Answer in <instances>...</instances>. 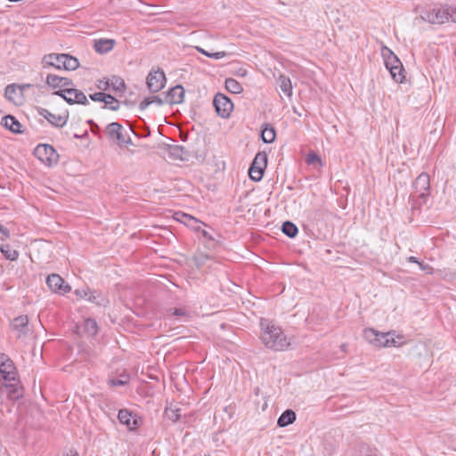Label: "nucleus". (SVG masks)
Returning <instances> with one entry per match:
<instances>
[{
	"label": "nucleus",
	"mask_w": 456,
	"mask_h": 456,
	"mask_svg": "<svg viewBox=\"0 0 456 456\" xmlns=\"http://www.w3.org/2000/svg\"><path fill=\"white\" fill-rule=\"evenodd\" d=\"M261 340L267 347L274 351H284L291 344V338H289L281 327L267 322H261Z\"/></svg>",
	"instance_id": "1"
},
{
	"label": "nucleus",
	"mask_w": 456,
	"mask_h": 456,
	"mask_svg": "<svg viewBox=\"0 0 456 456\" xmlns=\"http://www.w3.org/2000/svg\"><path fill=\"white\" fill-rule=\"evenodd\" d=\"M363 337L370 344L377 347H399L404 344L403 337L395 336V331L379 332L369 328L364 330Z\"/></svg>",
	"instance_id": "2"
},
{
	"label": "nucleus",
	"mask_w": 456,
	"mask_h": 456,
	"mask_svg": "<svg viewBox=\"0 0 456 456\" xmlns=\"http://www.w3.org/2000/svg\"><path fill=\"white\" fill-rule=\"evenodd\" d=\"M455 13V8L449 5L434 6L421 12V19L432 24H444L450 21Z\"/></svg>",
	"instance_id": "3"
},
{
	"label": "nucleus",
	"mask_w": 456,
	"mask_h": 456,
	"mask_svg": "<svg viewBox=\"0 0 456 456\" xmlns=\"http://www.w3.org/2000/svg\"><path fill=\"white\" fill-rule=\"evenodd\" d=\"M106 134L110 140L114 141L119 145H129L133 143L128 132L124 130L119 123L112 122L109 124L106 127Z\"/></svg>",
	"instance_id": "4"
},
{
	"label": "nucleus",
	"mask_w": 456,
	"mask_h": 456,
	"mask_svg": "<svg viewBox=\"0 0 456 456\" xmlns=\"http://www.w3.org/2000/svg\"><path fill=\"white\" fill-rule=\"evenodd\" d=\"M267 166V155L265 151L258 152L248 169L249 177L255 181L262 180L265 169Z\"/></svg>",
	"instance_id": "5"
},
{
	"label": "nucleus",
	"mask_w": 456,
	"mask_h": 456,
	"mask_svg": "<svg viewBox=\"0 0 456 456\" xmlns=\"http://www.w3.org/2000/svg\"><path fill=\"white\" fill-rule=\"evenodd\" d=\"M34 155L45 165L53 166L58 162L59 155L49 144H39L34 150Z\"/></svg>",
	"instance_id": "6"
},
{
	"label": "nucleus",
	"mask_w": 456,
	"mask_h": 456,
	"mask_svg": "<svg viewBox=\"0 0 456 456\" xmlns=\"http://www.w3.org/2000/svg\"><path fill=\"white\" fill-rule=\"evenodd\" d=\"M53 94H56L58 96H61L69 104H83L86 105L88 104V100L86 94L78 90L72 88L69 86L68 89L61 90V91H55Z\"/></svg>",
	"instance_id": "7"
},
{
	"label": "nucleus",
	"mask_w": 456,
	"mask_h": 456,
	"mask_svg": "<svg viewBox=\"0 0 456 456\" xmlns=\"http://www.w3.org/2000/svg\"><path fill=\"white\" fill-rule=\"evenodd\" d=\"M0 374L5 381H15L17 370L12 360L5 354L0 353Z\"/></svg>",
	"instance_id": "8"
},
{
	"label": "nucleus",
	"mask_w": 456,
	"mask_h": 456,
	"mask_svg": "<svg viewBox=\"0 0 456 456\" xmlns=\"http://www.w3.org/2000/svg\"><path fill=\"white\" fill-rule=\"evenodd\" d=\"M213 104L216 111L222 118H228L233 109L232 101L223 94H216Z\"/></svg>",
	"instance_id": "9"
},
{
	"label": "nucleus",
	"mask_w": 456,
	"mask_h": 456,
	"mask_svg": "<svg viewBox=\"0 0 456 456\" xmlns=\"http://www.w3.org/2000/svg\"><path fill=\"white\" fill-rule=\"evenodd\" d=\"M430 185L429 175L426 173H421L413 183L414 191L412 197H419L425 200L426 196L428 194Z\"/></svg>",
	"instance_id": "10"
},
{
	"label": "nucleus",
	"mask_w": 456,
	"mask_h": 456,
	"mask_svg": "<svg viewBox=\"0 0 456 456\" xmlns=\"http://www.w3.org/2000/svg\"><path fill=\"white\" fill-rule=\"evenodd\" d=\"M166 83L164 71L160 69L152 70L147 77V86L151 93H157L161 90Z\"/></svg>",
	"instance_id": "11"
},
{
	"label": "nucleus",
	"mask_w": 456,
	"mask_h": 456,
	"mask_svg": "<svg viewBox=\"0 0 456 456\" xmlns=\"http://www.w3.org/2000/svg\"><path fill=\"white\" fill-rule=\"evenodd\" d=\"M46 283L50 289L55 293L64 295L71 290L69 284H66L64 280L56 273L50 274L46 279Z\"/></svg>",
	"instance_id": "12"
},
{
	"label": "nucleus",
	"mask_w": 456,
	"mask_h": 456,
	"mask_svg": "<svg viewBox=\"0 0 456 456\" xmlns=\"http://www.w3.org/2000/svg\"><path fill=\"white\" fill-rule=\"evenodd\" d=\"M46 85L52 89H57V91H61L68 89L69 86H73V82L71 79L68 77H60L54 74L47 75L45 78Z\"/></svg>",
	"instance_id": "13"
},
{
	"label": "nucleus",
	"mask_w": 456,
	"mask_h": 456,
	"mask_svg": "<svg viewBox=\"0 0 456 456\" xmlns=\"http://www.w3.org/2000/svg\"><path fill=\"white\" fill-rule=\"evenodd\" d=\"M37 112L41 117L45 118L51 125L56 127H62L63 126H65L69 118L68 113L62 115H55L44 108H38Z\"/></svg>",
	"instance_id": "14"
},
{
	"label": "nucleus",
	"mask_w": 456,
	"mask_h": 456,
	"mask_svg": "<svg viewBox=\"0 0 456 456\" xmlns=\"http://www.w3.org/2000/svg\"><path fill=\"white\" fill-rule=\"evenodd\" d=\"M63 59H66L64 53H49L42 58L41 64L44 69L53 67L61 69Z\"/></svg>",
	"instance_id": "15"
},
{
	"label": "nucleus",
	"mask_w": 456,
	"mask_h": 456,
	"mask_svg": "<svg viewBox=\"0 0 456 456\" xmlns=\"http://www.w3.org/2000/svg\"><path fill=\"white\" fill-rule=\"evenodd\" d=\"M184 98V89L182 86H175L171 88L166 96L165 102L169 104H179Z\"/></svg>",
	"instance_id": "16"
},
{
	"label": "nucleus",
	"mask_w": 456,
	"mask_h": 456,
	"mask_svg": "<svg viewBox=\"0 0 456 456\" xmlns=\"http://www.w3.org/2000/svg\"><path fill=\"white\" fill-rule=\"evenodd\" d=\"M28 319L26 315L18 316L12 321V327L15 331H17L18 338H20L21 337H24L28 334Z\"/></svg>",
	"instance_id": "17"
},
{
	"label": "nucleus",
	"mask_w": 456,
	"mask_h": 456,
	"mask_svg": "<svg viewBox=\"0 0 456 456\" xmlns=\"http://www.w3.org/2000/svg\"><path fill=\"white\" fill-rule=\"evenodd\" d=\"M381 55L387 69H393V67L398 66L402 63L393 51L385 45L381 48Z\"/></svg>",
	"instance_id": "18"
},
{
	"label": "nucleus",
	"mask_w": 456,
	"mask_h": 456,
	"mask_svg": "<svg viewBox=\"0 0 456 456\" xmlns=\"http://www.w3.org/2000/svg\"><path fill=\"white\" fill-rule=\"evenodd\" d=\"M115 43L114 39L101 38L94 40V48L97 53L103 54L110 52L113 49Z\"/></svg>",
	"instance_id": "19"
},
{
	"label": "nucleus",
	"mask_w": 456,
	"mask_h": 456,
	"mask_svg": "<svg viewBox=\"0 0 456 456\" xmlns=\"http://www.w3.org/2000/svg\"><path fill=\"white\" fill-rule=\"evenodd\" d=\"M5 97L12 102L16 104L21 102L22 94H20V89L17 85H9L5 87L4 91Z\"/></svg>",
	"instance_id": "20"
},
{
	"label": "nucleus",
	"mask_w": 456,
	"mask_h": 456,
	"mask_svg": "<svg viewBox=\"0 0 456 456\" xmlns=\"http://www.w3.org/2000/svg\"><path fill=\"white\" fill-rule=\"evenodd\" d=\"M193 261L198 268H212V264L215 263L213 258L209 255L202 252H198L193 256Z\"/></svg>",
	"instance_id": "21"
},
{
	"label": "nucleus",
	"mask_w": 456,
	"mask_h": 456,
	"mask_svg": "<svg viewBox=\"0 0 456 456\" xmlns=\"http://www.w3.org/2000/svg\"><path fill=\"white\" fill-rule=\"evenodd\" d=\"M118 419L121 424L126 425L129 429L134 428L137 424L136 419H133L132 413L126 409L118 411Z\"/></svg>",
	"instance_id": "22"
},
{
	"label": "nucleus",
	"mask_w": 456,
	"mask_h": 456,
	"mask_svg": "<svg viewBox=\"0 0 456 456\" xmlns=\"http://www.w3.org/2000/svg\"><path fill=\"white\" fill-rule=\"evenodd\" d=\"M1 124L13 133H21L20 123L12 116H5L2 118Z\"/></svg>",
	"instance_id": "23"
},
{
	"label": "nucleus",
	"mask_w": 456,
	"mask_h": 456,
	"mask_svg": "<svg viewBox=\"0 0 456 456\" xmlns=\"http://www.w3.org/2000/svg\"><path fill=\"white\" fill-rule=\"evenodd\" d=\"M278 85L281 90L289 97L292 95V84L290 78L285 75L280 74L278 78Z\"/></svg>",
	"instance_id": "24"
},
{
	"label": "nucleus",
	"mask_w": 456,
	"mask_h": 456,
	"mask_svg": "<svg viewBox=\"0 0 456 456\" xmlns=\"http://www.w3.org/2000/svg\"><path fill=\"white\" fill-rule=\"evenodd\" d=\"M296 420V413L292 410H286L279 417L277 424L279 427H286Z\"/></svg>",
	"instance_id": "25"
},
{
	"label": "nucleus",
	"mask_w": 456,
	"mask_h": 456,
	"mask_svg": "<svg viewBox=\"0 0 456 456\" xmlns=\"http://www.w3.org/2000/svg\"><path fill=\"white\" fill-rule=\"evenodd\" d=\"M276 133L273 126L266 124L261 132V139L265 143H271L275 140Z\"/></svg>",
	"instance_id": "26"
},
{
	"label": "nucleus",
	"mask_w": 456,
	"mask_h": 456,
	"mask_svg": "<svg viewBox=\"0 0 456 456\" xmlns=\"http://www.w3.org/2000/svg\"><path fill=\"white\" fill-rule=\"evenodd\" d=\"M126 84L124 80L118 77H112L110 78V90L115 93H120L125 91Z\"/></svg>",
	"instance_id": "27"
},
{
	"label": "nucleus",
	"mask_w": 456,
	"mask_h": 456,
	"mask_svg": "<svg viewBox=\"0 0 456 456\" xmlns=\"http://www.w3.org/2000/svg\"><path fill=\"white\" fill-rule=\"evenodd\" d=\"M64 57L62 61V69L66 70H75L78 68L79 63L77 58L72 57L71 55L64 53Z\"/></svg>",
	"instance_id": "28"
},
{
	"label": "nucleus",
	"mask_w": 456,
	"mask_h": 456,
	"mask_svg": "<svg viewBox=\"0 0 456 456\" xmlns=\"http://www.w3.org/2000/svg\"><path fill=\"white\" fill-rule=\"evenodd\" d=\"M87 300L92 303H94L98 305L105 306L108 304V300L104 296H102L101 293H98L96 291H92L90 289H89Z\"/></svg>",
	"instance_id": "29"
},
{
	"label": "nucleus",
	"mask_w": 456,
	"mask_h": 456,
	"mask_svg": "<svg viewBox=\"0 0 456 456\" xmlns=\"http://www.w3.org/2000/svg\"><path fill=\"white\" fill-rule=\"evenodd\" d=\"M388 70L391 74V77L395 82L402 83L404 80V69L402 63L398 66L393 67V69H390Z\"/></svg>",
	"instance_id": "30"
},
{
	"label": "nucleus",
	"mask_w": 456,
	"mask_h": 456,
	"mask_svg": "<svg viewBox=\"0 0 456 456\" xmlns=\"http://www.w3.org/2000/svg\"><path fill=\"white\" fill-rule=\"evenodd\" d=\"M0 251L3 253L6 259L11 261L16 260L19 256V252L15 249H12L9 244L1 245Z\"/></svg>",
	"instance_id": "31"
},
{
	"label": "nucleus",
	"mask_w": 456,
	"mask_h": 456,
	"mask_svg": "<svg viewBox=\"0 0 456 456\" xmlns=\"http://www.w3.org/2000/svg\"><path fill=\"white\" fill-rule=\"evenodd\" d=\"M225 88L232 94H240L243 91L242 86L233 78H226Z\"/></svg>",
	"instance_id": "32"
},
{
	"label": "nucleus",
	"mask_w": 456,
	"mask_h": 456,
	"mask_svg": "<svg viewBox=\"0 0 456 456\" xmlns=\"http://www.w3.org/2000/svg\"><path fill=\"white\" fill-rule=\"evenodd\" d=\"M281 231L289 238H294L298 232L297 227L291 222L286 221L282 224Z\"/></svg>",
	"instance_id": "33"
},
{
	"label": "nucleus",
	"mask_w": 456,
	"mask_h": 456,
	"mask_svg": "<svg viewBox=\"0 0 456 456\" xmlns=\"http://www.w3.org/2000/svg\"><path fill=\"white\" fill-rule=\"evenodd\" d=\"M195 49L199 53H202L203 55L208 56L212 59H216V60L222 59L227 55V53L224 52V51L216 52V53H210V52L206 51L205 49H203L200 46H195Z\"/></svg>",
	"instance_id": "34"
},
{
	"label": "nucleus",
	"mask_w": 456,
	"mask_h": 456,
	"mask_svg": "<svg viewBox=\"0 0 456 456\" xmlns=\"http://www.w3.org/2000/svg\"><path fill=\"white\" fill-rule=\"evenodd\" d=\"M165 415H166V417H167L168 419H170V420H172V421L175 422V421H177V420L179 419V418H180V416H181V414H180V409H178V408H173V407H171V406L167 407V408L165 409Z\"/></svg>",
	"instance_id": "35"
},
{
	"label": "nucleus",
	"mask_w": 456,
	"mask_h": 456,
	"mask_svg": "<svg viewBox=\"0 0 456 456\" xmlns=\"http://www.w3.org/2000/svg\"><path fill=\"white\" fill-rule=\"evenodd\" d=\"M165 101H163L161 98H159V96H152V97H149V98H145L141 103H140V109L142 110H145L149 105H151V103L155 102L159 105H162L164 103Z\"/></svg>",
	"instance_id": "36"
},
{
	"label": "nucleus",
	"mask_w": 456,
	"mask_h": 456,
	"mask_svg": "<svg viewBox=\"0 0 456 456\" xmlns=\"http://www.w3.org/2000/svg\"><path fill=\"white\" fill-rule=\"evenodd\" d=\"M105 107H108L111 110H118L119 109V102L110 94H106Z\"/></svg>",
	"instance_id": "37"
},
{
	"label": "nucleus",
	"mask_w": 456,
	"mask_h": 456,
	"mask_svg": "<svg viewBox=\"0 0 456 456\" xmlns=\"http://www.w3.org/2000/svg\"><path fill=\"white\" fill-rule=\"evenodd\" d=\"M169 152L172 156H174L177 159H183V155L185 153L184 148L180 145H173L169 147Z\"/></svg>",
	"instance_id": "38"
},
{
	"label": "nucleus",
	"mask_w": 456,
	"mask_h": 456,
	"mask_svg": "<svg viewBox=\"0 0 456 456\" xmlns=\"http://www.w3.org/2000/svg\"><path fill=\"white\" fill-rule=\"evenodd\" d=\"M85 330L86 331L91 335L94 336L97 333V323L93 319H86L85 321Z\"/></svg>",
	"instance_id": "39"
},
{
	"label": "nucleus",
	"mask_w": 456,
	"mask_h": 456,
	"mask_svg": "<svg viewBox=\"0 0 456 456\" xmlns=\"http://www.w3.org/2000/svg\"><path fill=\"white\" fill-rule=\"evenodd\" d=\"M129 381V377L126 374L120 375L118 379H109L108 383L111 387L124 386Z\"/></svg>",
	"instance_id": "40"
},
{
	"label": "nucleus",
	"mask_w": 456,
	"mask_h": 456,
	"mask_svg": "<svg viewBox=\"0 0 456 456\" xmlns=\"http://www.w3.org/2000/svg\"><path fill=\"white\" fill-rule=\"evenodd\" d=\"M4 387L9 388V393L10 394H12H12H16L17 397H19L20 395V394L18 391L17 387L14 384L4 385V386L0 387V400H2V396H3V394H4Z\"/></svg>",
	"instance_id": "41"
},
{
	"label": "nucleus",
	"mask_w": 456,
	"mask_h": 456,
	"mask_svg": "<svg viewBox=\"0 0 456 456\" xmlns=\"http://www.w3.org/2000/svg\"><path fill=\"white\" fill-rule=\"evenodd\" d=\"M90 99L94 102H102L105 101L106 94L103 92L95 93L89 95Z\"/></svg>",
	"instance_id": "42"
},
{
	"label": "nucleus",
	"mask_w": 456,
	"mask_h": 456,
	"mask_svg": "<svg viewBox=\"0 0 456 456\" xmlns=\"http://www.w3.org/2000/svg\"><path fill=\"white\" fill-rule=\"evenodd\" d=\"M96 86L102 91L110 90V79L99 80L96 84Z\"/></svg>",
	"instance_id": "43"
},
{
	"label": "nucleus",
	"mask_w": 456,
	"mask_h": 456,
	"mask_svg": "<svg viewBox=\"0 0 456 456\" xmlns=\"http://www.w3.org/2000/svg\"><path fill=\"white\" fill-rule=\"evenodd\" d=\"M306 162L307 164L311 165V164H314L315 162H318L320 164H322V160L321 159L319 158V156L314 153V152H312L310 154L307 155L306 157Z\"/></svg>",
	"instance_id": "44"
},
{
	"label": "nucleus",
	"mask_w": 456,
	"mask_h": 456,
	"mask_svg": "<svg viewBox=\"0 0 456 456\" xmlns=\"http://www.w3.org/2000/svg\"><path fill=\"white\" fill-rule=\"evenodd\" d=\"M180 216L182 218L180 219L177 217L176 219L179 220L180 222L185 224L186 225H189L191 224V222H197V220L190 215L181 214Z\"/></svg>",
	"instance_id": "45"
},
{
	"label": "nucleus",
	"mask_w": 456,
	"mask_h": 456,
	"mask_svg": "<svg viewBox=\"0 0 456 456\" xmlns=\"http://www.w3.org/2000/svg\"><path fill=\"white\" fill-rule=\"evenodd\" d=\"M75 294L81 297L87 299L88 294H89V289H76Z\"/></svg>",
	"instance_id": "46"
},
{
	"label": "nucleus",
	"mask_w": 456,
	"mask_h": 456,
	"mask_svg": "<svg viewBox=\"0 0 456 456\" xmlns=\"http://www.w3.org/2000/svg\"><path fill=\"white\" fill-rule=\"evenodd\" d=\"M419 266L420 270H422L426 273L431 274L433 273V267H431L428 264H424V263L419 262Z\"/></svg>",
	"instance_id": "47"
},
{
	"label": "nucleus",
	"mask_w": 456,
	"mask_h": 456,
	"mask_svg": "<svg viewBox=\"0 0 456 456\" xmlns=\"http://www.w3.org/2000/svg\"><path fill=\"white\" fill-rule=\"evenodd\" d=\"M0 232L3 235L2 240H6L10 238V232L7 228L4 227L2 224H0Z\"/></svg>",
	"instance_id": "48"
},
{
	"label": "nucleus",
	"mask_w": 456,
	"mask_h": 456,
	"mask_svg": "<svg viewBox=\"0 0 456 456\" xmlns=\"http://www.w3.org/2000/svg\"><path fill=\"white\" fill-rule=\"evenodd\" d=\"M185 310L182 308L175 309L173 314L176 316H184L185 315Z\"/></svg>",
	"instance_id": "49"
},
{
	"label": "nucleus",
	"mask_w": 456,
	"mask_h": 456,
	"mask_svg": "<svg viewBox=\"0 0 456 456\" xmlns=\"http://www.w3.org/2000/svg\"><path fill=\"white\" fill-rule=\"evenodd\" d=\"M17 86L20 89V94H22L23 91L25 89L31 87V85L30 84H24V85Z\"/></svg>",
	"instance_id": "50"
},
{
	"label": "nucleus",
	"mask_w": 456,
	"mask_h": 456,
	"mask_svg": "<svg viewBox=\"0 0 456 456\" xmlns=\"http://www.w3.org/2000/svg\"><path fill=\"white\" fill-rule=\"evenodd\" d=\"M201 234H202V236H203L205 239L212 240V237L209 235V233H208L207 231L202 230V231H201Z\"/></svg>",
	"instance_id": "51"
},
{
	"label": "nucleus",
	"mask_w": 456,
	"mask_h": 456,
	"mask_svg": "<svg viewBox=\"0 0 456 456\" xmlns=\"http://www.w3.org/2000/svg\"><path fill=\"white\" fill-rule=\"evenodd\" d=\"M407 260H408L409 262H411V263H416V264H418V265H419V262L418 261V259H417L415 256H409V257L407 258Z\"/></svg>",
	"instance_id": "52"
},
{
	"label": "nucleus",
	"mask_w": 456,
	"mask_h": 456,
	"mask_svg": "<svg viewBox=\"0 0 456 456\" xmlns=\"http://www.w3.org/2000/svg\"><path fill=\"white\" fill-rule=\"evenodd\" d=\"M65 456H79L77 451L70 450Z\"/></svg>",
	"instance_id": "53"
},
{
	"label": "nucleus",
	"mask_w": 456,
	"mask_h": 456,
	"mask_svg": "<svg viewBox=\"0 0 456 456\" xmlns=\"http://www.w3.org/2000/svg\"><path fill=\"white\" fill-rule=\"evenodd\" d=\"M238 75L240 76V77H245L247 75V70L246 69H240L239 71H238Z\"/></svg>",
	"instance_id": "54"
},
{
	"label": "nucleus",
	"mask_w": 456,
	"mask_h": 456,
	"mask_svg": "<svg viewBox=\"0 0 456 456\" xmlns=\"http://www.w3.org/2000/svg\"><path fill=\"white\" fill-rule=\"evenodd\" d=\"M450 21L456 23V8H455V13H454V15H452V19H450Z\"/></svg>",
	"instance_id": "55"
},
{
	"label": "nucleus",
	"mask_w": 456,
	"mask_h": 456,
	"mask_svg": "<svg viewBox=\"0 0 456 456\" xmlns=\"http://www.w3.org/2000/svg\"><path fill=\"white\" fill-rule=\"evenodd\" d=\"M2 386H4V385L2 384V379L0 378V387H2Z\"/></svg>",
	"instance_id": "56"
}]
</instances>
